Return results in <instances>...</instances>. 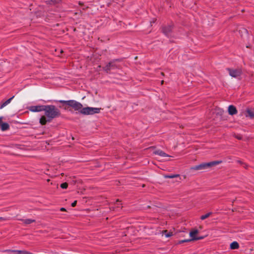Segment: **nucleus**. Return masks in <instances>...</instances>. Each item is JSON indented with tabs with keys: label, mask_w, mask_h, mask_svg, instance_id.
I'll return each mask as SVG.
<instances>
[{
	"label": "nucleus",
	"mask_w": 254,
	"mask_h": 254,
	"mask_svg": "<svg viewBox=\"0 0 254 254\" xmlns=\"http://www.w3.org/2000/svg\"><path fill=\"white\" fill-rule=\"evenodd\" d=\"M61 103H64L67 105L72 107L75 111H78L79 113L83 115H93L95 113L100 112L101 108L93 107L83 108L82 105L74 100L60 101Z\"/></svg>",
	"instance_id": "obj_1"
},
{
	"label": "nucleus",
	"mask_w": 254,
	"mask_h": 254,
	"mask_svg": "<svg viewBox=\"0 0 254 254\" xmlns=\"http://www.w3.org/2000/svg\"><path fill=\"white\" fill-rule=\"evenodd\" d=\"M43 111L47 118L51 120L60 115V110L54 105H45Z\"/></svg>",
	"instance_id": "obj_2"
},
{
	"label": "nucleus",
	"mask_w": 254,
	"mask_h": 254,
	"mask_svg": "<svg viewBox=\"0 0 254 254\" xmlns=\"http://www.w3.org/2000/svg\"><path fill=\"white\" fill-rule=\"evenodd\" d=\"M221 163V161H212L208 163H205L201 164L199 165L195 166L191 168V170H204L206 168H210L213 166H216Z\"/></svg>",
	"instance_id": "obj_3"
},
{
	"label": "nucleus",
	"mask_w": 254,
	"mask_h": 254,
	"mask_svg": "<svg viewBox=\"0 0 254 254\" xmlns=\"http://www.w3.org/2000/svg\"><path fill=\"white\" fill-rule=\"evenodd\" d=\"M228 70L229 71L230 75L233 77H238L241 75L242 73L241 70L239 69H233L229 68Z\"/></svg>",
	"instance_id": "obj_4"
},
{
	"label": "nucleus",
	"mask_w": 254,
	"mask_h": 254,
	"mask_svg": "<svg viewBox=\"0 0 254 254\" xmlns=\"http://www.w3.org/2000/svg\"><path fill=\"white\" fill-rule=\"evenodd\" d=\"M45 105L32 106L28 107L29 111L32 112H39L43 111Z\"/></svg>",
	"instance_id": "obj_5"
},
{
	"label": "nucleus",
	"mask_w": 254,
	"mask_h": 254,
	"mask_svg": "<svg viewBox=\"0 0 254 254\" xmlns=\"http://www.w3.org/2000/svg\"><path fill=\"white\" fill-rule=\"evenodd\" d=\"M118 67V65L115 64V61H112L108 63L105 67L104 69L106 72Z\"/></svg>",
	"instance_id": "obj_6"
},
{
	"label": "nucleus",
	"mask_w": 254,
	"mask_h": 254,
	"mask_svg": "<svg viewBox=\"0 0 254 254\" xmlns=\"http://www.w3.org/2000/svg\"><path fill=\"white\" fill-rule=\"evenodd\" d=\"M163 32L166 36H169L170 32L172 31V27L171 25H168L163 27Z\"/></svg>",
	"instance_id": "obj_7"
},
{
	"label": "nucleus",
	"mask_w": 254,
	"mask_h": 254,
	"mask_svg": "<svg viewBox=\"0 0 254 254\" xmlns=\"http://www.w3.org/2000/svg\"><path fill=\"white\" fill-rule=\"evenodd\" d=\"M245 116L250 119H253L254 118V112L251 110L248 109L245 113Z\"/></svg>",
	"instance_id": "obj_8"
},
{
	"label": "nucleus",
	"mask_w": 254,
	"mask_h": 254,
	"mask_svg": "<svg viewBox=\"0 0 254 254\" xmlns=\"http://www.w3.org/2000/svg\"><path fill=\"white\" fill-rule=\"evenodd\" d=\"M228 113L231 115H233L237 113V111L235 106L233 105H230L228 107Z\"/></svg>",
	"instance_id": "obj_9"
},
{
	"label": "nucleus",
	"mask_w": 254,
	"mask_h": 254,
	"mask_svg": "<svg viewBox=\"0 0 254 254\" xmlns=\"http://www.w3.org/2000/svg\"><path fill=\"white\" fill-rule=\"evenodd\" d=\"M153 153L162 157H170V155L167 154L166 153L161 150H155L153 152Z\"/></svg>",
	"instance_id": "obj_10"
},
{
	"label": "nucleus",
	"mask_w": 254,
	"mask_h": 254,
	"mask_svg": "<svg viewBox=\"0 0 254 254\" xmlns=\"http://www.w3.org/2000/svg\"><path fill=\"white\" fill-rule=\"evenodd\" d=\"M51 120H50L47 118V117L45 116H42L41 118L40 119V123L42 125H45L48 122H50Z\"/></svg>",
	"instance_id": "obj_11"
},
{
	"label": "nucleus",
	"mask_w": 254,
	"mask_h": 254,
	"mask_svg": "<svg viewBox=\"0 0 254 254\" xmlns=\"http://www.w3.org/2000/svg\"><path fill=\"white\" fill-rule=\"evenodd\" d=\"M13 98H14V96L12 97L11 98H9V99L7 100L6 101H5L3 103H2L1 104V105H0V109H1L3 108H4V107H5L6 105L9 104Z\"/></svg>",
	"instance_id": "obj_12"
},
{
	"label": "nucleus",
	"mask_w": 254,
	"mask_h": 254,
	"mask_svg": "<svg viewBox=\"0 0 254 254\" xmlns=\"http://www.w3.org/2000/svg\"><path fill=\"white\" fill-rule=\"evenodd\" d=\"M0 128L2 131H5L9 129V126L7 123H2Z\"/></svg>",
	"instance_id": "obj_13"
},
{
	"label": "nucleus",
	"mask_w": 254,
	"mask_h": 254,
	"mask_svg": "<svg viewBox=\"0 0 254 254\" xmlns=\"http://www.w3.org/2000/svg\"><path fill=\"white\" fill-rule=\"evenodd\" d=\"M239 247V244L237 242H233L230 245V248L232 250L237 249Z\"/></svg>",
	"instance_id": "obj_14"
},
{
	"label": "nucleus",
	"mask_w": 254,
	"mask_h": 254,
	"mask_svg": "<svg viewBox=\"0 0 254 254\" xmlns=\"http://www.w3.org/2000/svg\"><path fill=\"white\" fill-rule=\"evenodd\" d=\"M198 233V231L197 230H194L193 231H190V236L191 238V240L193 241V238H196L195 235L197 234Z\"/></svg>",
	"instance_id": "obj_15"
},
{
	"label": "nucleus",
	"mask_w": 254,
	"mask_h": 254,
	"mask_svg": "<svg viewBox=\"0 0 254 254\" xmlns=\"http://www.w3.org/2000/svg\"><path fill=\"white\" fill-rule=\"evenodd\" d=\"M163 235H165L166 238L170 237L173 235L172 232H168L167 230H163L162 232Z\"/></svg>",
	"instance_id": "obj_16"
},
{
	"label": "nucleus",
	"mask_w": 254,
	"mask_h": 254,
	"mask_svg": "<svg viewBox=\"0 0 254 254\" xmlns=\"http://www.w3.org/2000/svg\"><path fill=\"white\" fill-rule=\"evenodd\" d=\"M25 224H30L35 221L34 220L30 219H22L21 220Z\"/></svg>",
	"instance_id": "obj_17"
},
{
	"label": "nucleus",
	"mask_w": 254,
	"mask_h": 254,
	"mask_svg": "<svg viewBox=\"0 0 254 254\" xmlns=\"http://www.w3.org/2000/svg\"><path fill=\"white\" fill-rule=\"evenodd\" d=\"M211 214H212V212H208L205 215H202L200 217V219L202 220H204V219L207 218L208 217H209L210 216H211Z\"/></svg>",
	"instance_id": "obj_18"
},
{
	"label": "nucleus",
	"mask_w": 254,
	"mask_h": 254,
	"mask_svg": "<svg viewBox=\"0 0 254 254\" xmlns=\"http://www.w3.org/2000/svg\"><path fill=\"white\" fill-rule=\"evenodd\" d=\"M61 0H51L50 1H48V4H55L56 3H59Z\"/></svg>",
	"instance_id": "obj_19"
},
{
	"label": "nucleus",
	"mask_w": 254,
	"mask_h": 254,
	"mask_svg": "<svg viewBox=\"0 0 254 254\" xmlns=\"http://www.w3.org/2000/svg\"><path fill=\"white\" fill-rule=\"evenodd\" d=\"M179 175L178 174L173 175H167L165 176V178H174L179 177Z\"/></svg>",
	"instance_id": "obj_20"
},
{
	"label": "nucleus",
	"mask_w": 254,
	"mask_h": 254,
	"mask_svg": "<svg viewBox=\"0 0 254 254\" xmlns=\"http://www.w3.org/2000/svg\"><path fill=\"white\" fill-rule=\"evenodd\" d=\"M13 252L14 254H24V251L14 250Z\"/></svg>",
	"instance_id": "obj_21"
},
{
	"label": "nucleus",
	"mask_w": 254,
	"mask_h": 254,
	"mask_svg": "<svg viewBox=\"0 0 254 254\" xmlns=\"http://www.w3.org/2000/svg\"><path fill=\"white\" fill-rule=\"evenodd\" d=\"M68 184L66 183H63L61 185V187L63 189H65L67 188Z\"/></svg>",
	"instance_id": "obj_22"
},
{
	"label": "nucleus",
	"mask_w": 254,
	"mask_h": 254,
	"mask_svg": "<svg viewBox=\"0 0 254 254\" xmlns=\"http://www.w3.org/2000/svg\"><path fill=\"white\" fill-rule=\"evenodd\" d=\"M204 238V237H196V238H193V241L201 240V239H203Z\"/></svg>",
	"instance_id": "obj_23"
},
{
	"label": "nucleus",
	"mask_w": 254,
	"mask_h": 254,
	"mask_svg": "<svg viewBox=\"0 0 254 254\" xmlns=\"http://www.w3.org/2000/svg\"><path fill=\"white\" fill-rule=\"evenodd\" d=\"M14 251V250H5L4 252L8 253H13V251Z\"/></svg>",
	"instance_id": "obj_24"
},
{
	"label": "nucleus",
	"mask_w": 254,
	"mask_h": 254,
	"mask_svg": "<svg viewBox=\"0 0 254 254\" xmlns=\"http://www.w3.org/2000/svg\"><path fill=\"white\" fill-rule=\"evenodd\" d=\"M76 203H77V201H74L73 202H72L71 203V206L72 207H74L75 206L76 204Z\"/></svg>",
	"instance_id": "obj_25"
},
{
	"label": "nucleus",
	"mask_w": 254,
	"mask_h": 254,
	"mask_svg": "<svg viewBox=\"0 0 254 254\" xmlns=\"http://www.w3.org/2000/svg\"><path fill=\"white\" fill-rule=\"evenodd\" d=\"M191 241V240H185L182 241V242H190Z\"/></svg>",
	"instance_id": "obj_26"
},
{
	"label": "nucleus",
	"mask_w": 254,
	"mask_h": 254,
	"mask_svg": "<svg viewBox=\"0 0 254 254\" xmlns=\"http://www.w3.org/2000/svg\"><path fill=\"white\" fill-rule=\"evenodd\" d=\"M6 219L4 218H3V217H0V221H5L6 220Z\"/></svg>",
	"instance_id": "obj_27"
},
{
	"label": "nucleus",
	"mask_w": 254,
	"mask_h": 254,
	"mask_svg": "<svg viewBox=\"0 0 254 254\" xmlns=\"http://www.w3.org/2000/svg\"><path fill=\"white\" fill-rule=\"evenodd\" d=\"M31 253L27 251H24V254H31Z\"/></svg>",
	"instance_id": "obj_28"
},
{
	"label": "nucleus",
	"mask_w": 254,
	"mask_h": 254,
	"mask_svg": "<svg viewBox=\"0 0 254 254\" xmlns=\"http://www.w3.org/2000/svg\"><path fill=\"white\" fill-rule=\"evenodd\" d=\"M120 202V201H119V200L118 199V200H117V201H116V202H117V203H116V205L117 207H118V206H119V204H118V202Z\"/></svg>",
	"instance_id": "obj_29"
},
{
	"label": "nucleus",
	"mask_w": 254,
	"mask_h": 254,
	"mask_svg": "<svg viewBox=\"0 0 254 254\" xmlns=\"http://www.w3.org/2000/svg\"><path fill=\"white\" fill-rule=\"evenodd\" d=\"M60 210L62 211H65V209L64 208L62 207L60 209Z\"/></svg>",
	"instance_id": "obj_30"
},
{
	"label": "nucleus",
	"mask_w": 254,
	"mask_h": 254,
	"mask_svg": "<svg viewBox=\"0 0 254 254\" xmlns=\"http://www.w3.org/2000/svg\"><path fill=\"white\" fill-rule=\"evenodd\" d=\"M239 139H241L242 137L240 136L237 137Z\"/></svg>",
	"instance_id": "obj_31"
},
{
	"label": "nucleus",
	"mask_w": 254,
	"mask_h": 254,
	"mask_svg": "<svg viewBox=\"0 0 254 254\" xmlns=\"http://www.w3.org/2000/svg\"><path fill=\"white\" fill-rule=\"evenodd\" d=\"M163 82H164V81H163V80H162V81H161V84H163Z\"/></svg>",
	"instance_id": "obj_32"
},
{
	"label": "nucleus",
	"mask_w": 254,
	"mask_h": 254,
	"mask_svg": "<svg viewBox=\"0 0 254 254\" xmlns=\"http://www.w3.org/2000/svg\"><path fill=\"white\" fill-rule=\"evenodd\" d=\"M161 74L163 75H164V73H163V72H162V73H161Z\"/></svg>",
	"instance_id": "obj_33"
},
{
	"label": "nucleus",
	"mask_w": 254,
	"mask_h": 254,
	"mask_svg": "<svg viewBox=\"0 0 254 254\" xmlns=\"http://www.w3.org/2000/svg\"><path fill=\"white\" fill-rule=\"evenodd\" d=\"M239 163L243 164L241 161H239Z\"/></svg>",
	"instance_id": "obj_34"
}]
</instances>
